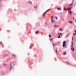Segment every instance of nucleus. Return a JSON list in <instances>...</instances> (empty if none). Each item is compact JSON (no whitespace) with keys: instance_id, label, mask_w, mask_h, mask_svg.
I'll return each mask as SVG.
<instances>
[{"instance_id":"obj_8","label":"nucleus","mask_w":76,"mask_h":76,"mask_svg":"<svg viewBox=\"0 0 76 76\" xmlns=\"http://www.w3.org/2000/svg\"><path fill=\"white\" fill-rule=\"evenodd\" d=\"M53 22H54V20H53V19H52L51 22L53 23Z\"/></svg>"},{"instance_id":"obj_27","label":"nucleus","mask_w":76,"mask_h":76,"mask_svg":"<svg viewBox=\"0 0 76 76\" xmlns=\"http://www.w3.org/2000/svg\"><path fill=\"white\" fill-rule=\"evenodd\" d=\"M58 35H59V34H60V33H58Z\"/></svg>"},{"instance_id":"obj_4","label":"nucleus","mask_w":76,"mask_h":76,"mask_svg":"<svg viewBox=\"0 0 76 76\" xmlns=\"http://www.w3.org/2000/svg\"><path fill=\"white\" fill-rule=\"evenodd\" d=\"M67 10H71V8H69V7L67 9Z\"/></svg>"},{"instance_id":"obj_29","label":"nucleus","mask_w":76,"mask_h":76,"mask_svg":"<svg viewBox=\"0 0 76 76\" xmlns=\"http://www.w3.org/2000/svg\"><path fill=\"white\" fill-rule=\"evenodd\" d=\"M57 50H56V52L57 53Z\"/></svg>"},{"instance_id":"obj_2","label":"nucleus","mask_w":76,"mask_h":76,"mask_svg":"<svg viewBox=\"0 0 76 76\" xmlns=\"http://www.w3.org/2000/svg\"><path fill=\"white\" fill-rule=\"evenodd\" d=\"M66 41H64L63 42L62 47H66Z\"/></svg>"},{"instance_id":"obj_30","label":"nucleus","mask_w":76,"mask_h":76,"mask_svg":"<svg viewBox=\"0 0 76 76\" xmlns=\"http://www.w3.org/2000/svg\"><path fill=\"white\" fill-rule=\"evenodd\" d=\"M0 1H2V0H0Z\"/></svg>"},{"instance_id":"obj_7","label":"nucleus","mask_w":76,"mask_h":76,"mask_svg":"<svg viewBox=\"0 0 76 76\" xmlns=\"http://www.w3.org/2000/svg\"><path fill=\"white\" fill-rule=\"evenodd\" d=\"M45 12H44V13H43V16H45Z\"/></svg>"},{"instance_id":"obj_32","label":"nucleus","mask_w":76,"mask_h":76,"mask_svg":"<svg viewBox=\"0 0 76 76\" xmlns=\"http://www.w3.org/2000/svg\"><path fill=\"white\" fill-rule=\"evenodd\" d=\"M75 22H76V20H75Z\"/></svg>"},{"instance_id":"obj_23","label":"nucleus","mask_w":76,"mask_h":76,"mask_svg":"<svg viewBox=\"0 0 76 76\" xmlns=\"http://www.w3.org/2000/svg\"><path fill=\"white\" fill-rule=\"evenodd\" d=\"M73 35H75V34L74 33L73 34Z\"/></svg>"},{"instance_id":"obj_14","label":"nucleus","mask_w":76,"mask_h":76,"mask_svg":"<svg viewBox=\"0 0 76 76\" xmlns=\"http://www.w3.org/2000/svg\"><path fill=\"white\" fill-rule=\"evenodd\" d=\"M66 52H65L64 53H63V54H64V55L66 54Z\"/></svg>"},{"instance_id":"obj_15","label":"nucleus","mask_w":76,"mask_h":76,"mask_svg":"<svg viewBox=\"0 0 76 76\" xmlns=\"http://www.w3.org/2000/svg\"><path fill=\"white\" fill-rule=\"evenodd\" d=\"M12 56H13V57H15V55H12Z\"/></svg>"},{"instance_id":"obj_18","label":"nucleus","mask_w":76,"mask_h":76,"mask_svg":"<svg viewBox=\"0 0 76 76\" xmlns=\"http://www.w3.org/2000/svg\"><path fill=\"white\" fill-rule=\"evenodd\" d=\"M53 16H51V18L52 19H53Z\"/></svg>"},{"instance_id":"obj_6","label":"nucleus","mask_w":76,"mask_h":76,"mask_svg":"<svg viewBox=\"0 0 76 76\" xmlns=\"http://www.w3.org/2000/svg\"><path fill=\"white\" fill-rule=\"evenodd\" d=\"M58 10H61V9L60 8H58Z\"/></svg>"},{"instance_id":"obj_24","label":"nucleus","mask_w":76,"mask_h":76,"mask_svg":"<svg viewBox=\"0 0 76 76\" xmlns=\"http://www.w3.org/2000/svg\"><path fill=\"white\" fill-rule=\"evenodd\" d=\"M53 46H55V45H56L55 44H53Z\"/></svg>"},{"instance_id":"obj_1","label":"nucleus","mask_w":76,"mask_h":76,"mask_svg":"<svg viewBox=\"0 0 76 76\" xmlns=\"http://www.w3.org/2000/svg\"><path fill=\"white\" fill-rule=\"evenodd\" d=\"M71 50L72 51H75V49L73 47V42H72V45Z\"/></svg>"},{"instance_id":"obj_12","label":"nucleus","mask_w":76,"mask_h":76,"mask_svg":"<svg viewBox=\"0 0 76 76\" xmlns=\"http://www.w3.org/2000/svg\"><path fill=\"white\" fill-rule=\"evenodd\" d=\"M49 10H47L45 12V13H46V12H48V11Z\"/></svg>"},{"instance_id":"obj_3","label":"nucleus","mask_w":76,"mask_h":76,"mask_svg":"<svg viewBox=\"0 0 76 76\" xmlns=\"http://www.w3.org/2000/svg\"><path fill=\"white\" fill-rule=\"evenodd\" d=\"M68 13L69 15H72V11L71 10H68Z\"/></svg>"},{"instance_id":"obj_9","label":"nucleus","mask_w":76,"mask_h":76,"mask_svg":"<svg viewBox=\"0 0 76 76\" xmlns=\"http://www.w3.org/2000/svg\"><path fill=\"white\" fill-rule=\"evenodd\" d=\"M58 38H60V35L58 36Z\"/></svg>"},{"instance_id":"obj_10","label":"nucleus","mask_w":76,"mask_h":76,"mask_svg":"<svg viewBox=\"0 0 76 76\" xmlns=\"http://www.w3.org/2000/svg\"><path fill=\"white\" fill-rule=\"evenodd\" d=\"M59 30H60V31H62V28H60L59 29Z\"/></svg>"},{"instance_id":"obj_5","label":"nucleus","mask_w":76,"mask_h":76,"mask_svg":"<svg viewBox=\"0 0 76 76\" xmlns=\"http://www.w3.org/2000/svg\"><path fill=\"white\" fill-rule=\"evenodd\" d=\"M69 23H71V24H72V22L71 21H69Z\"/></svg>"},{"instance_id":"obj_22","label":"nucleus","mask_w":76,"mask_h":76,"mask_svg":"<svg viewBox=\"0 0 76 76\" xmlns=\"http://www.w3.org/2000/svg\"><path fill=\"white\" fill-rule=\"evenodd\" d=\"M10 67H12V65H10Z\"/></svg>"},{"instance_id":"obj_33","label":"nucleus","mask_w":76,"mask_h":76,"mask_svg":"<svg viewBox=\"0 0 76 76\" xmlns=\"http://www.w3.org/2000/svg\"><path fill=\"white\" fill-rule=\"evenodd\" d=\"M0 30H1V29H0Z\"/></svg>"},{"instance_id":"obj_13","label":"nucleus","mask_w":76,"mask_h":76,"mask_svg":"<svg viewBox=\"0 0 76 76\" xmlns=\"http://www.w3.org/2000/svg\"><path fill=\"white\" fill-rule=\"evenodd\" d=\"M65 10H66V11L67 10V9L66 8H65L64 9Z\"/></svg>"},{"instance_id":"obj_28","label":"nucleus","mask_w":76,"mask_h":76,"mask_svg":"<svg viewBox=\"0 0 76 76\" xmlns=\"http://www.w3.org/2000/svg\"><path fill=\"white\" fill-rule=\"evenodd\" d=\"M60 35H61V33H60Z\"/></svg>"},{"instance_id":"obj_17","label":"nucleus","mask_w":76,"mask_h":76,"mask_svg":"<svg viewBox=\"0 0 76 76\" xmlns=\"http://www.w3.org/2000/svg\"><path fill=\"white\" fill-rule=\"evenodd\" d=\"M38 33V32L37 31L36 32H35V34H37V33Z\"/></svg>"},{"instance_id":"obj_20","label":"nucleus","mask_w":76,"mask_h":76,"mask_svg":"<svg viewBox=\"0 0 76 76\" xmlns=\"http://www.w3.org/2000/svg\"><path fill=\"white\" fill-rule=\"evenodd\" d=\"M49 37L50 38H51V35H49Z\"/></svg>"},{"instance_id":"obj_25","label":"nucleus","mask_w":76,"mask_h":76,"mask_svg":"<svg viewBox=\"0 0 76 76\" xmlns=\"http://www.w3.org/2000/svg\"><path fill=\"white\" fill-rule=\"evenodd\" d=\"M55 18H56V19H57V18L56 17H55Z\"/></svg>"},{"instance_id":"obj_21","label":"nucleus","mask_w":76,"mask_h":76,"mask_svg":"<svg viewBox=\"0 0 76 76\" xmlns=\"http://www.w3.org/2000/svg\"><path fill=\"white\" fill-rule=\"evenodd\" d=\"M52 40H53V39H50V41H52Z\"/></svg>"},{"instance_id":"obj_31","label":"nucleus","mask_w":76,"mask_h":76,"mask_svg":"<svg viewBox=\"0 0 76 76\" xmlns=\"http://www.w3.org/2000/svg\"><path fill=\"white\" fill-rule=\"evenodd\" d=\"M72 39H73V37H72Z\"/></svg>"},{"instance_id":"obj_16","label":"nucleus","mask_w":76,"mask_h":76,"mask_svg":"<svg viewBox=\"0 0 76 76\" xmlns=\"http://www.w3.org/2000/svg\"><path fill=\"white\" fill-rule=\"evenodd\" d=\"M75 34L76 35V30H75Z\"/></svg>"},{"instance_id":"obj_11","label":"nucleus","mask_w":76,"mask_h":76,"mask_svg":"<svg viewBox=\"0 0 76 76\" xmlns=\"http://www.w3.org/2000/svg\"><path fill=\"white\" fill-rule=\"evenodd\" d=\"M72 4H73L72 3L70 4V5L69 6V7H70V6H71L72 5Z\"/></svg>"},{"instance_id":"obj_19","label":"nucleus","mask_w":76,"mask_h":76,"mask_svg":"<svg viewBox=\"0 0 76 76\" xmlns=\"http://www.w3.org/2000/svg\"><path fill=\"white\" fill-rule=\"evenodd\" d=\"M54 26H55V27H56V26H57V27H58V26H56V25H54Z\"/></svg>"},{"instance_id":"obj_26","label":"nucleus","mask_w":76,"mask_h":76,"mask_svg":"<svg viewBox=\"0 0 76 76\" xmlns=\"http://www.w3.org/2000/svg\"><path fill=\"white\" fill-rule=\"evenodd\" d=\"M30 48H32V47L31 46H30Z\"/></svg>"}]
</instances>
